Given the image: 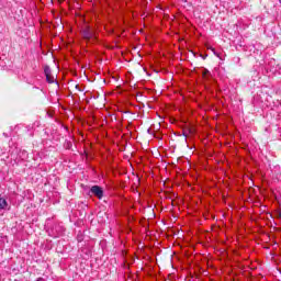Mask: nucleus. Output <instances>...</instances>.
<instances>
[{
    "label": "nucleus",
    "mask_w": 281,
    "mask_h": 281,
    "mask_svg": "<svg viewBox=\"0 0 281 281\" xmlns=\"http://www.w3.org/2000/svg\"><path fill=\"white\" fill-rule=\"evenodd\" d=\"M36 281H45V279H43V278H38Z\"/></svg>",
    "instance_id": "8"
},
{
    "label": "nucleus",
    "mask_w": 281,
    "mask_h": 281,
    "mask_svg": "<svg viewBox=\"0 0 281 281\" xmlns=\"http://www.w3.org/2000/svg\"><path fill=\"white\" fill-rule=\"evenodd\" d=\"M8 207V201L5 199L0 198V210H5Z\"/></svg>",
    "instance_id": "3"
},
{
    "label": "nucleus",
    "mask_w": 281,
    "mask_h": 281,
    "mask_svg": "<svg viewBox=\"0 0 281 281\" xmlns=\"http://www.w3.org/2000/svg\"><path fill=\"white\" fill-rule=\"evenodd\" d=\"M279 218H281V211L279 212Z\"/></svg>",
    "instance_id": "10"
},
{
    "label": "nucleus",
    "mask_w": 281,
    "mask_h": 281,
    "mask_svg": "<svg viewBox=\"0 0 281 281\" xmlns=\"http://www.w3.org/2000/svg\"><path fill=\"white\" fill-rule=\"evenodd\" d=\"M82 36L87 41H91V38H95V32L91 31V29H86L82 32Z\"/></svg>",
    "instance_id": "2"
},
{
    "label": "nucleus",
    "mask_w": 281,
    "mask_h": 281,
    "mask_svg": "<svg viewBox=\"0 0 281 281\" xmlns=\"http://www.w3.org/2000/svg\"><path fill=\"white\" fill-rule=\"evenodd\" d=\"M183 135H184V137H188V134L186 132L183 133Z\"/></svg>",
    "instance_id": "9"
},
{
    "label": "nucleus",
    "mask_w": 281,
    "mask_h": 281,
    "mask_svg": "<svg viewBox=\"0 0 281 281\" xmlns=\"http://www.w3.org/2000/svg\"><path fill=\"white\" fill-rule=\"evenodd\" d=\"M46 80H47V82H54V77H52V75H48V76H46Z\"/></svg>",
    "instance_id": "5"
},
{
    "label": "nucleus",
    "mask_w": 281,
    "mask_h": 281,
    "mask_svg": "<svg viewBox=\"0 0 281 281\" xmlns=\"http://www.w3.org/2000/svg\"><path fill=\"white\" fill-rule=\"evenodd\" d=\"M44 74H45V76H50L52 75V68H49V66H46L44 68Z\"/></svg>",
    "instance_id": "4"
},
{
    "label": "nucleus",
    "mask_w": 281,
    "mask_h": 281,
    "mask_svg": "<svg viewBox=\"0 0 281 281\" xmlns=\"http://www.w3.org/2000/svg\"><path fill=\"white\" fill-rule=\"evenodd\" d=\"M90 192H92L98 199H102V196H104V191L101 189L100 186L91 187Z\"/></svg>",
    "instance_id": "1"
},
{
    "label": "nucleus",
    "mask_w": 281,
    "mask_h": 281,
    "mask_svg": "<svg viewBox=\"0 0 281 281\" xmlns=\"http://www.w3.org/2000/svg\"><path fill=\"white\" fill-rule=\"evenodd\" d=\"M215 56H217V58H222L221 55H218L216 52H214Z\"/></svg>",
    "instance_id": "7"
},
{
    "label": "nucleus",
    "mask_w": 281,
    "mask_h": 281,
    "mask_svg": "<svg viewBox=\"0 0 281 281\" xmlns=\"http://www.w3.org/2000/svg\"><path fill=\"white\" fill-rule=\"evenodd\" d=\"M206 74H210V70L204 69V71H203V76H205Z\"/></svg>",
    "instance_id": "6"
}]
</instances>
